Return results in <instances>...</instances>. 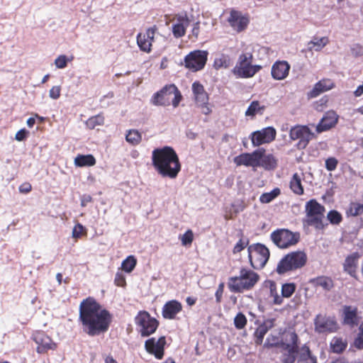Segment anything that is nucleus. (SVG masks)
Here are the masks:
<instances>
[{
  "mask_svg": "<svg viewBox=\"0 0 363 363\" xmlns=\"http://www.w3.org/2000/svg\"><path fill=\"white\" fill-rule=\"evenodd\" d=\"M223 286H224L223 283L220 284L218 286V288L216 292L215 295H216V301L218 303H220L221 301V298H222L223 292Z\"/></svg>",
  "mask_w": 363,
  "mask_h": 363,
  "instance_id": "obj_63",
  "label": "nucleus"
},
{
  "mask_svg": "<svg viewBox=\"0 0 363 363\" xmlns=\"http://www.w3.org/2000/svg\"><path fill=\"white\" fill-rule=\"evenodd\" d=\"M125 140L132 145H137L141 142L142 135L138 130L131 129L128 131L125 135Z\"/></svg>",
  "mask_w": 363,
  "mask_h": 363,
  "instance_id": "obj_41",
  "label": "nucleus"
},
{
  "mask_svg": "<svg viewBox=\"0 0 363 363\" xmlns=\"http://www.w3.org/2000/svg\"><path fill=\"white\" fill-rule=\"evenodd\" d=\"M249 244V240L247 239H243L241 238L239 241L234 246L233 250V254H237L243 250Z\"/></svg>",
  "mask_w": 363,
  "mask_h": 363,
  "instance_id": "obj_51",
  "label": "nucleus"
},
{
  "mask_svg": "<svg viewBox=\"0 0 363 363\" xmlns=\"http://www.w3.org/2000/svg\"><path fill=\"white\" fill-rule=\"evenodd\" d=\"M191 89L196 105L208 104L209 101L208 94L206 91L204 86L200 82H194L192 84Z\"/></svg>",
  "mask_w": 363,
  "mask_h": 363,
  "instance_id": "obj_26",
  "label": "nucleus"
},
{
  "mask_svg": "<svg viewBox=\"0 0 363 363\" xmlns=\"http://www.w3.org/2000/svg\"><path fill=\"white\" fill-rule=\"evenodd\" d=\"M265 109V106H260L258 101H253L251 102L247 109L245 111L246 116L254 117L257 113L262 114Z\"/></svg>",
  "mask_w": 363,
  "mask_h": 363,
  "instance_id": "obj_38",
  "label": "nucleus"
},
{
  "mask_svg": "<svg viewBox=\"0 0 363 363\" xmlns=\"http://www.w3.org/2000/svg\"><path fill=\"white\" fill-rule=\"evenodd\" d=\"M335 87L334 82L330 79H323L318 82L311 91L308 94L309 98H315L321 93L327 91Z\"/></svg>",
  "mask_w": 363,
  "mask_h": 363,
  "instance_id": "obj_27",
  "label": "nucleus"
},
{
  "mask_svg": "<svg viewBox=\"0 0 363 363\" xmlns=\"http://www.w3.org/2000/svg\"><path fill=\"white\" fill-rule=\"evenodd\" d=\"M182 245H191L194 240V233L191 230H187L184 234L180 237Z\"/></svg>",
  "mask_w": 363,
  "mask_h": 363,
  "instance_id": "obj_50",
  "label": "nucleus"
},
{
  "mask_svg": "<svg viewBox=\"0 0 363 363\" xmlns=\"http://www.w3.org/2000/svg\"><path fill=\"white\" fill-rule=\"evenodd\" d=\"M247 318L241 312L238 313L234 318L235 327L238 330L244 328L247 325Z\"/></svg>",
  "mask_w": 363,
  "mask_h": 363,
  "instance_id": "obj_48",
  "label": "nucleus"
},
{
  "mask_svg": "<svg viewBox=\"0 0 363 363\" xmlns=\"http://www.w3.org/2000/svg\"><path fill=\"white\" fill-rule=\"evenodd\" d=\"M275 319L269 318L265 320L262 324L259 325L254 333L255 343L257 345H262L265 335L267 333L269 330L274 325Z\"/></svg>",
  "mask_w": 363,
  "mask_h": 363,
  "instance_id": "obj_25",
  "label": "nucleus"
},
{
  "mask_svg": "<svg viewBox=\"0 0 363 363\" xmlns=\"http://www.w3.org/2000/svg\"><path fill=\"white\" fill-rule=\"evenodd\" d=\"M271 239L278 247L286 249L299 242L300 233L285 228L277 229L272 233Z\"/></svg>",
  "mask_w": 363,
  "mask_h": 363,
  "instance_id": "obj_10",
  "label": "nucleus"
},
{
  "mask_svg": "<svg viewBox=\"0 0 363 363\" xmlns=\"http://www.w3.org/2000/svg\"><path fill=\"white\" fill-rule=\"evenodd\" d=\"M247 252L250 265L255 269H262L269 258L268 248L260 243L250 245Z\"/></svg>",
  "mask_w": 363,
  "mask_h": 363,
  "instance_id": "obj_9",
  "label": "nucleus"
},
{
  "mask_svg": "<svg viewBox=\"0 0 363 363\" xmlns=\"http://www.w3.org/2000/svg\"><path fill=\"white\" fill-rule=\"evenodd\" d=\"M289 138L291 140H298L296 147L299 150H303L305 149L309 142L315 138V135L308 126L296 125L291 128L289 130Z\"/></svg>",
  "mask_w": 363,
  "mask_h": 363,
  "instance_id": "obj_13",
  "label": "nucleus"
},
{
  "mask_svg": "<svg viewBox=\"0 0 363 363\" xmlns=\"http://www.w3.org/2000/svg\"><path fill=\"white\" fill-rule=\"evenodd\" d=\"M33 339L38 345L36 352L38 354H44L48 350H55L57 349V344L44 332L35 333Z\"/></svg>",
  "mask_w": 363,
  "mask_h": 363,
  "instance_id": "obj_18",
  "label": "nucleus"
},
{
  "mask_svg": "<svg viewBox=\"0 0 363 363\" xmlns=\"http://www.w3.org/2000/svg\"><path fill=\"white\" fill-rule=\"evenodd\" d=\"M68 59L66 55H61L55 60V66L59 69H63L67 67Z\"/></svg>",
  "mask_w": 363,
  "mask_h": 363,
  "instance_id": "obj_54",
  "label": "nucleus"
},
{
  "mask_svg": "<svg viewBox=\"0 0 363 363\" xmlns=\"http://www.w3.org/2000/svg\"><path fill=\"white\" fill-rule=\"evenodd\" d=\"M290 189L296 195L301 196L304 193L301 177L298 173L294 174L290 181Z\"/></svg>",
  "mask_w": 363,
  "mask_h": 363,
  "instance_id": "obj_36",
  "label": "nucleus"
},
{
  "mask_svg": "<svg viewBox=\"0 0 363 363\" xmlns=\"http://www.w3.org/2000/svg\"><path fill=\"white\" fill-rule=\"evenodd\" d=\"M197 107L201 108V113L204 115H209L212 112L211 108L209 106V103L196 105Z\"/></svg>",
  "mask_w": 363,
  "mask_h": 363,
  "instance_id": "obj_61",
  "label": "nucleus"
},
{
  "mask_svg": "<svg viewBox=\"0 0 363 363\" xmlns=\"http://www.w3.org/2000/svg\"><path fill=\"white\" fill-rule=\"evenodd\" d=\"M137 259L133 255L128 256L124 259L121 264V268L127 273H130L135 267Z\"/></svg>",
  "mask_w": 363,
  "mask_h": 363,
  "instance_id": "obj_45",
  "label": "nucleus"
},
{
  "mask_svg": "<svg viewBox=\"0 0 363 363\" xmlns=\"http://www.w3.org/2000/svg\"><path fill=\"white\" fill-rule=\"evenodd\" d=\"M61 94V87L60 86H52L50 91L49 96L52 99H57L60 98Z\"/></svg>",
  "mask_w": 363,
  "mask_h": 363,
  "instance_id": "obj_57",
  "label": "nucleus"
},
{
  "mask_svg": "<svg viewBox=\"0 0 363 363\" xmlns=\"http://www.w3.org/2000/svg\"><path fill=\"white\" fill-rule=\"evenodd\" d=\"M338 116L333 111L326 112L316 126V131L320 133L330 130L337 123Z\"/></svg>",
  "mask_w": 363,
  "mask_h": 363,
  "instance_id": "obj_22",
  "label": "nucleus"
},
{
  "mask_svg": "<svg viewBox=\"0 0 363 363\" xmlns=\"http://www.w3.org/2000/svg\"><path fill=\"white\" fill-rule=\"evenodd\" d=\"M296 290V284L294 282L291 283H285L281 286V296L284 299V298H290Z\"/></svg>",
  "mask_w": 363,
  "mask_h": 363,
  "instance_id": "obj_43",
  "label": "nucleus"
},
{
  "mask_svg": "<svg viewBox=\"0 0 363 363\" xmlns=\"http://www.w3.org/2000/svg\"><path fill=\"white\" fill-rule=\"evenodd\" d=\"M176 23L172 26V33L174 38H179L185 35L190 20L186 13L175 16Z\"/></svg>",
  "mask_w": 363,
  "mask_h": 363,
  "instance_id": "obj_20",
  "label": "nucleus"
},
{
  "mask_svg": "<svg viewBox=\"0 0 363 363\" xmlns=\"http://www.w3.org/2000/svg\"><path fill=\"white\" fill-rule=\"evenodd\" d=\"M308 262L307 254L303 250L292 251L285 255L277 263L275 272L279 275L296 272L303 268Z\"/></svg>",
  "mask_w": 363,
  "mask_h": 363,
  "instance_id": "obj_4",
  "label": "nucleus"
},
{
  "mask_svg": "<svg viewBox=\"0 0 363 363\" xmlns=\"http://www.w3.org/2000/svg\"><path fill=\"white\" fill-rule=\"evenodd\" d=\"M277 131L273 127H267L259 130L254 131L250 138L254 147L269 143L275 140Z\"/></svg>",
  "mask_w": 363,
  "mask_h": 363,
  "instance_id": "obj_15",
  "label": "nucleus"
},
{
  "mask_svg": "<svg viewBox=\"0 0 363 363\" xmlns=\"http://www.w3.org/2000/svg\"><path fill=\"white\" fill-rule=\"evenodd\" d=\"M104 123V117L102 114H98L94 116H91L87 119L86 121V127L90 129L93 130L96 126L99 125H103Z\"/></svg>",
  "mask_w": 363,
  "mask_h": 363,
  "instance_id": "obj_42",
  "label": "nucleus"
},
{
  "mask_svg": "<svg viewBox=\"0 0 363 363\" xmlns=\"http://www.w3.org/2000/svg\"><path fill=\"white\" fill-rule=\"evenodd\" d=\"M182 304L177 300L167 301L162 307V315L164 319L174 320L182 311Z\"/></svg>",
  "mask_w": 363,
  "mask_h": 363,
  "instance_id": "obj_21",
  "label": "nucleus"
},
{
  "mask_svg": "<svg viewBox=\"0 0 363 363\" xmlns=\"http://www.w3.org/2000/svg\"><path fill=\"white\" fill-rule=\"evenodd\" d=\"M264 286L269 291V297L273 298L272 303L274 305H281L284 299L278 293L276 282L273 280H267L264 282Z\"/></svg>",
  "mask_w": 363,
  "mask_h": 363,
  "instance_id": "obj_32",
  "label": "nucleus"
},
{
  "mask_svg": "<svg viewBox=\"0 0 363 363\" xmlns=\"http://www.w3.org/2000/svg\"><path fill=\"white\" fill-rule=\"evenodd\" d=\"M288 343H283L281 348L286 350L281 357V363H295L298 352V337L295 332L286 333Z\"/></svg>",
  "mask_w": 363,
  "mask_h": 363,
  "instance_id": "obj_12",
  "label": "nucleus"
},
{
  "mask_svg": "<svg viewBox=\"0 0 363 363\" xmlns=\"http://www.w3.org/2000/svg\"><path fill=\"white\" fill-rule=\"evenodd\" d=\"M200 31V23L196 22L194 24L193 28L191 30L192 35H194L196 39L199 35Z\"/></svg>",
  "mask_w": 363,
  "mask_h": 363,
  "instance_id": "obj_64",
  "label": "nucleus"
},
{
  "mask_svg": "<svg viewBox=\"0 0 363 363\" xmlns=\"http://www.w3.org/2000/svg\"><path fill=\"white\" fill-rule=\"evenodd\" d=\"M81 206L85 207L89 203L92 202V196L89 194H84L81 196Z\"/></svg>",
  "mask_w": 363,
  "mask_h": 363,
  "instance_id": "obj_62",
  "label": "nucleus"
},
{
  "mask_svg": "<svg viewBox=\"0 0 363 363\" xmlns=\"http://www.w3.org/2000/svg\"><path fill=\"white\" fill-rule=\"evenodd\" d=\"M309 283L315 288H322L325 291H330L335 286L333 279L330 277L324 275L311 279Z\"/></svg>",
  "mask_w": 363,
  "mask_h": 363,
  "instance_id": "obj_28",
  "label": "nucleus"
},
{
  "mask_svg": "<svg viewBox=\"0 0 363 363\" xmlns=\"http://www.w3.org/2000/svg\"><path fill=\"white\" fill-rule=\"evenodd\" d=\"M284 343L281 340H280L278 335H269L264 344V347L266 348H272L274 347L280 346L281 347V345Z\"/></svg>",
  "mask_w": 363,
  "mask_h": 363,
  "instance_id": "obj_46",
  "label": "nucleus"
},
{
  "mask_svg": "<svg viewBox=\"0 0 363 363\" xmlns=\"http://www.w3.org/2000/svg\"><path fill=\"white\" fill-rule=\"evenodd\" d=\"M84 231V228L81 223L74 225L72 230V237L74 238H79Z\"/></svg>",
  "mask_w": 363,
  "mask_h": 363,
  "instance_id": "obj_55",
  "label": "nucleus"
},
{
  "mask_svg": "<svg viewBox=\"0 0 363 363\" xmlns=\"http://www.w3.org/2000/svg\"><path fill=\"white\" fill-rule=\"evenodd\" d=\"M347 216L356 217L363 214V202H351L346 211Z\"/></svg>",
  "mask_w": 363,
  "mask_h": 363,
  "instance_id": "obj_39",
  "label": "nucleus"
},
{
  "mask_svg": "<svg viewBox=\"0 0 363 363\" xmlns=\"http://www.w3.org/2000/svg\"><path fill=\"white\" fill-rule=\"evenodd\" d=\"M338 164V160L333 157H328L325 160V168L328 171H334Z\"/></svg>",
  "mask_w": 363,
  "mask_h": 363,
  "instance_id": "obj_53",
  "label": "nucleus"
},
{
  "mask_svg": "<svg viewBox=\"0 0 363 363\" xmlns=\"http://www.w3.org/2000/svg\"><path fill=\"white\" fill-rule=\"evenodd\" d=\"M28 133V132L25 128L21 129L16 133L15 139L18 141H23L26 138Z\"/></svg>",
  "mask_w": 363,
  "mask_h": 363,
  "instance_id": "obj_59",
  "label": "nucleus"
},
{
  "mask_svg": "<svg viewBox=\"0 0 363 363\" xmlns=\"http://www.w3.org/2000/svg\"><path fill=\"white\" fill-rule=\"evenodd\" d=\"M227 21L235 31L241 33L247 28L250 18L248 14H243L241 11L232 9Z\"/></svg>",
  "mask_w": 363,
  "mask_h": 363,
  "instance_id": "obj_14",
  "label": "nucleus"
},
{
  "mask_svg": "<svg viewBox=\"0 0 363 363\" xmlns=\"http://www.w3.org/2000/svg\"><path fill=\"white\" fill-rule=\"evenodd\" d=\"M152 165L163 178L176 179L182 169L179 155L171 146L155 148L152 152Z\"/></svg>",
  "mask_w": 363,
  "mask_h": 363,
  "instance_id": "obj_2",
  "label": "nucleus"
},
{
  "mask_svg": "<svg viewBox=\"0 0 363 363\" xmlns=\"http://www.w3.org/2000/svg\"><path fill=\"white\" fill-rule=\"evenodd\" d=\"M231 60L228 55H221L218 57H216L213 61V67L216 69L222 68H228L230 66Z\"/></svg>",
  "mask_w": 363,
  "mask_h": 363,
  "instance_id": "obj_40",
  "label": "nucleus"
},
{
  "mask_svg": "<svg viewBox=\"0 0 363 363\" xmlns=\"http://www.w3.org/2000/svg\"><path fill=\"white\" fill-rule=\"evenodd\" d=\"M183 96L174 84H166L151 97L150 102L155 106L178 107Z\"/></svg>",
  "mask_w": 363,
  "mask_h": 363,
  "instance_id": "obj_5",
  "label": "nucleus"
},
{
  "mask_svg": "<svg viewBox=\"0 0 363 363\" xmlns=\"http://www.w3.org/2000/svg\"><path fill=\"white\" fill-rule=\"evenodd\" d=\"M157 30L156 26L149 28L145 33H138L137 35V44L140 50L150 53L152 51V45L154 42L155 35Z\"/></svg>",
  "mask_w": 363,
  "mask_h": 363,
  "instance_id": "obj_19",
  "label": "nucleus"
},
{
  "mask_svg": "<svg viewBox=\"0 0 363 363\" xmlns=\"http://www.w3.org/2000/svg\"><path fill=\"white\" fill-rule=\"evenodd\" d=\"M259 280V275L254 270L242 267L239 270V274L228 278V288L235 294H241L252 290Z\"/></svg>",
  "mask_w": 363,
  "mask_h": 363,
  "instance_id": "obj_3",
  "label": "nucleus"
},
{
  "mask_svg": "<svg viewBox=\"0 0 363 363\" xmlns=\"http://www.w3.org/2000/svg\"><path fill=\"white\" fill-rule=\"evenodd\" d=\"M344 323L352 327L357 325L359 318L357 315V308L345 306L343 308Z\"/></svg>",
  "mask_w": 363,
  "mask_h": 363,
  "instance_id": "obj_29",
  "label": "nucleus"
},
{
  "mask_svg": "<svg viewBox=\"0 0 363 363\" xmlns=\"http://www.w3.org/2000/svg\"><path fill=\"white\" fill-rule=\"evenodd\" d=\"M329 40L328 37L317 38L313 37V39L308 43L307 49L308 51L312 52L320 51L328 43Z\"/></svg>",
  "mask_w": 363,
  "mask_h": 363,
  "instance_id": "obj_33",
  "label": "nucleus"
},
{
  "mask_svg": "<svg viewBox=\"0 0 363 363\" xmlns=\"http://www.w3.org/2000/svg\"><path fill=\"white\" fill-rule=\"evenodd\" d=\"M138 332L142 337H149L157 330L159 321L146 311H140L135 317Z\"/></svg>",
  "mask_w": 363,
  "mask_h": 363,
  "instance_id": "obj_8",
  "label": "nucleus"
},
{
  "mask_svg": "<svg viewBox=\"0 0 363 363\" xmlns=\"http://www.w3.org/2000/svg\"><path fill=\"white\" fill-rule=\"evenodd\" d=\"M165 345L166 338L164 336H161L157 340L155 337L147 339L145 342L144 347L148 354L153 355L157 359H162L164 354Z\"/></svg>",
  "mask_w": 363,
  "mask_h": 363,
  "instance_id": "obj_16",
  "label": "nucleus"
},
{
  "mask_svg": "<svg viewBox=\"0 0 363 363\" xmlns=\"http://www.w3.org/2000/svg\"><path fill=\"white\" fill-rule=\"evenodd\" d=\"M290 67V65L286 61L278 60L272 67V77L276 80L284 79L289 75Z\"/></svg>",
  "mask_w": 363,
  "mask_h": 363,
  "instance_id": "obj_23",
  "label": "nucleus"
},
{
  "mask_svg": "<svg viewBox=\"0 0 363 363\" xmlns=\"http://www.w3.org/2000/svg\"><path fill=\"white\" fill-rule=\"evenodd\" d=\"M114 282L118 286H124L126 285V281L125 276L121 273L117 272L115 276Z\"/></svg>",
  "mask_w": 363,
  "mask_h": 363,
  "instance_id": "obj_56",
  "label": "nucleus"
},
{
  "mask_svg": "<svg viewBox=\"0 0 363 363\" xmlns=\"http://www.w3.org/2000/svg\"><path fill=\"white\" fill-rule=\"evenodd\" d=\"M327 218L333 225H339L342 221V216L336 210H331L327 214Z\"/></svg>",
  "mask_w": 363,
  "mask_h": 363,
  "instance_id": "obj_47",
  "label": "nucleus"
},
{
  "mask_svg": "<svg viewBox=\"0 0 363 363\" xmlns=\"http://www.w3.org/2000/svg\"><path fill=\"white\" fill-rule=\"evenodd\" d=\"M359 333L354 340V346L359 349H363V323L359 325Z\"/></svg>",
  "mask_w": 363,
  "mask_h": 363,
  "instance_id": "obj_52",
  "label": "nucleus"
},
{
  "mask_svg": "<svg viewBox=\"0 0 363 363\" xmlns=\"http://www.w3.org/2000/svg\"><path fill=\"white\" fill-rule=\"evenodd\" d=\"M19 191L22 194H28L32 190V186L29 182H24L20 185Z\"/></svg>",
  "mask_w": 363,
  "mask_h": 363,
  "instance_id": "obj_60",
  "label": "nucleus"
},
{
  "mask_svg": "<svg viewBox=\"0 0 363 363\" xmlns=\"http://www.w3.org/2000/svg\"><path fill=\"white\" fill-rule=\"evenodd\" d=\"M265 152V149L259 148L255 150L252 152H248L249 167H252L253 168L259 167V160L262 157V153Z\"/></svg>",
  "mask_w": 363,
  "mask_h": 363,
  "instance_id": "obj_37",
  "label": "nucleus"
},
{
  "mask_svg": "<svg viewBox=\"0 0 363 363\" xmlns=\"http://www.w3.org/2000/svg\"><path fill=\"white\" fill-rule=\"evenodd\" d=\"M359 255L358 252H353L349 255L343 263V269L353 278L358 279L357 268Z\"/></svg>",
  "mask_w": 363,
  "mask_h": 363,
  "instance_id": "obj_24",
  "label": "nucleus"
},
{
  "mask_svg": "<svg viewBox=\"0 0 363 363\" xmlns=\"http://www.w3.org/2000/svg\"><path fill=\"white\" fill-rule=\"evenodd\" d=\"M315 330L318 333H333L338 329L334 318L318 314L314 319Z\"/></svg>",
  "mask_w": 363,
  "mask_h": 363,
  "instance_id": "obj_17",
  "label": "nucleus"
},
{
  "mask_svg": "<svg viewBox=\"0 0 363 363\" xmlns=\"http://www.w3.org/2000/svg\"><path fill=\"white\" fill-rule=\"evenodd\" d=\"M253 55L245 52L240 55L236 65L232 72L238 78H251L262 69V66L252 65Z\"/></svg>",
  "mask_w": 363,
  "mask_h": 363,
  "instance_id": "obj_7",
  "label": "nucleus"
},
{
  "mask_svg": "<svg viewBox=\"0 0 363 363\" xmlns=\"http://www.w3.org/2000/svg\"><path fill=\"white\" fill-rule=\"evenodd\" d=\"M248 152L242 153L234 157L233 162L236 166L244 165L249 167Z\"/></svg>",
  "mask_w": 363,
  "mask_h": 363,
  "instance_id": "obj_49",
  "label": "nucleus"
},
{
  "mask_svg": "<svg viewBox=\"0 0 363 363\" xmlns=\"http://www.w3.org/2000/svg\"><path fill=\"white\" fill-rule=\"evenodd\" d=\"M281 194L279 188H274L270 192L263 193L259 197V201L262 203H268L273 201Z\"/></svg>",
  "mask_w": 363,
  "mask_h": 363,
  "instance_id": "obj_44",
  "label": "nucleus"
},
{
  "mask_svg": "<svg viewBox=\"0 0 363 363\" xmlns=\"http://www.w3.org/2000/svg\"><path fill=\"white\" fill-rule=\"evenodd\" d=\"M207 50H196L184 57V65L189 70L196 72L203 69L208 60Z\"/></svg>",
  "mask_w": 363,
  "mask_h": 363,
  "instance_id": "obj_11",
  "label": "nucleus"
},
{
  "mask_svg": "<svg viewBox=\"0 0 363 363\" xmlns=\"http://www.w3.org/2000/svg\"><path fill=\"white\" fill-rule=\"evenodd\" d=\"M296 363H318L317 358L314 356L309 347L306 345L298 347Z\"/></svg>",
  "mask_w": 363,
  "mask_h": 363,
  "instance_id": "obj_30",
  "label": "nucleus"
},
{
  "mask_svg": "<svg viewBox=\"0 0 363 363\" xmlns=\"http://www.w3.org/2000/svg\"><path fill=\"white\" fill-rule=\"evenodd\" d=\"M347 347V340L341 337H334L330 342V349L334 353L340 354L346 350Z\"/></svg>",
  "mask_w": 363,
  "mask_h": 363,
  "instance_id": "obj_34",
  "label": "nucleus"
},
{
  "mask_svg": "<svg viewBox=\"0 0 363 363\" xmlns=\"http://www.w3.org/2000/svg\"><path fill=\"white\" fill-rule=\"evenodd\" d=\"M112 319V314L92 296L82 300L79 304V321L83 332L90 337L106 333Z\"/></svg>",
  "mask_w": 363,
  "mask_h": 363,
  "instance_id": "obj_1",
  "label": "nucleus"
},
{
  "mask_svg": "<svg viewBox=\"0 0 363 363\" xmlns=\"http://www.w3.org/2000/svg\"><path fill=\"white\" fill-rule=\"evenodd\" d=\"M306 217L303 224L312 226L316 230H323L327 224H324L325 208L315 199H311L306 203Z\"/></svg>",
  "mask_w": 363,
  "mask_h": 363,
  "instance_id": "obj_6",
  "label": "nucleus"
},
{
  "mask_svg": "<svg viewBox=\"0 0 363 363\" xmlns=\"http://www.w3.org/2000/svg\"><path fill=\"white\" fill-rule=\"evenodd\" d=\"M278 166V160L277 157L272 154H265V152L262 153V157L259 160V165L264 168L265 170H274Z\"/></svg>",
  "mask_w": 363,
  "mask_h": 363,
  "instance_id": "obj_31",
  "label": "nucleus"
},
{
  "mask_svg": "<svg viewBox=\"0 0 363 363\" xmlns=\"http://www.w3.org/2000/svg\"><path fill=\"white\" fill-rule=\"evenodd\" d=\"M352 54L355 57L363 55V47L359 44H355L351 49Z\"/></svg>",
  "mask_w": 363,
  "mask_h": 363,
  "instance_id": "obj_58",
  "label": "nucleus"
},
{
  "mask_svg": "<svg viewBox=\"0 0 363 363\" xmlns=\"http://www.w3.org/2000/svg\"><path fill=\"white\" fill-rule=\"evenodd\" d=\"M96 161L92 155H78L74 159V164L77 167H92Z\"/></svg>",
  "mask_w": 363,
  "mask_h": 363,
  "instance_id": "obj_35",
  "label": "nucleus"
}]
</instances>
